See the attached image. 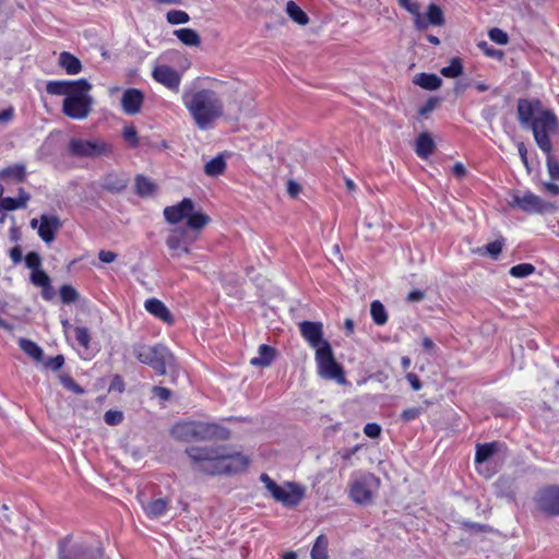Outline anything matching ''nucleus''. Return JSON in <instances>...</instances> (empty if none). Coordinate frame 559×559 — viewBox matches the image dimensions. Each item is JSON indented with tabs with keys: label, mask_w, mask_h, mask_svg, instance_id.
<instances>
[{
	"label": "nucleus",
	"mask_w": 559,
	"mask_h": 559,
	"mask_svg": "<svg viewBox=\"0 0 559 559\" xmlns=\"http://www.w3.org/2000/svg\"><path fill=\"white\" fill-rule=\"evenodd\" d=\"M226 168V162L222 155H218L207 162L204 166V173L207 176L216 177L222 175Z\"/></svg>",
	"instance_id": "nucleus-39"
},
{
	"label": "nucleus",
	"mask_w": 559,
	"mask_h": 559,
	"mask_svg": "<svg viewBox=\"0 0 559 559\" xmlns=\"http://www.w3.org/2000/svg\"><path fill=\"white\" fill-rule=\"evenodd\" d=\"M168 507V500L164 498H158L151 500L143 508L146 515L151 519H157L165 514Z\"/></svg>",
	"instance_id": "nucleus-32"
},
{
	"label": "nucleus",
	"mask_w": 559,
	"mask_h": 559,
	"mask_svg": "<svg viewBox=\"0 0 559 559\" xmlns=\"http://www.w3.org/2000/svg\"><path fill=\"white\" fill-rule=\"evenodd\" d=\"M19 345L21 349L32 357L35 361L41 362L44 359V352L43 349L32 340L28 338H21L19 342Z\"/></svg>",
	"instance_id": "nucleus-35"
},
{
	"label": "nucleus",
	"mask_w": 559,
	"mask_h": 559,
	"mask_svg": "<svg viewBox=\"0 0 559 559\" xmlns=\"http://www.w3.org/2000/svg\"><path fill=\"white\" fill-rule=\"evenodd\" d=\"M122 138L126 141V143L128 144V146L131 148H135L140 144L138 131L134 128V126H132V124L124 127V129L122 131Z\"/></svg>",
	"instance_id": "nucleus-45"
},
{
	"label": "nucleus",
	"mask_w": 559,
	"mask_h": 559,
	"mask_svg": "<svg viewBox=\"0 0 559 559\" xmlns=\"http://www.w3.org/2000/svg\"><path fill=\"white\" fill-rule=\"evenodd\" d=\"M174 34L186 46L198 47L201 44L200 35L192 28L176 29Z\"/></svg>",
	"instance_id": "nucleus-34"
},
{
	"label": "nucleus",
	"mask_w": 559,
	"mask_h": 559,
	"mask_svg": "<svg viewBox=\"0 0 559 559\" xmlns=\"http://www.w3.org/2000/svg\"><path fill=\"white\" fill-rule=\"evenodd\" d=\"M499 449V443L488 442L483 444H477L476 453H475V463L481 464L487 462L491 456H493Z\"/></svg>",
	"instance_id": "nucleus-31"
},
{
	"label": "nucleus",
	"mask_w": 559,
	"mask_h": 559,
	"mask_svg": "<svg viewBox=\"0 0 559 559\" xmlns=\"http://www.w3.org/2000/svg\"><path fill=\"white\" fill-rule=\"evenodd\" d=\"M502 248L503 242L501 240H495L479 248L478 252L480 254H488L491 259L496 260L500 255Z\"/></svg>",
	"instance_id": "nucleus-43"
},
{
	"label": "nucleus",
	"mask_w": 559,
	"mask_h": 559,
	"mask_svg": "<svg viewBox=\"0 0 559 559\" xmlns=\"http://www.w3.org/2000/svg\"><path fill=\"white\" fill-rule=\"evenodd\" d=\"M425 298V293L420 289L411 290L406 297L408 302L421 301Z\"/></svg>",
	"instance_id": "nucleus-64"
},
{
	"label": "nucleus",
	"mask_w": 559,
	"mask_h": 559,
	"mask_svg": "<svg viewBox=\"0 0 559 559\" xmlns=\"http://www.w3.org/2000/svg\"><path fill=\"white\" fill-rule=\"evenodd\" d=\"M132 353L135 358L150 366L158 376L169 374L171 382L176 383L179 373L177 358L164 344L148 346L136 343L132 346Z\"/></svg>",
	"instance_id": "nucleus-4"
},
{
	"label": "nucleus",
	"mask_w": 559,
	"mask_h": 559,
	"mask_svg": "<svg viewBox=\"0 0 559 559\" xmlns=\"http://www.w3.org/2000/svg\"><path fill=\"white\" fill-rule=\"evenodd\" d=\"M316 361L318 373L325 380H335L337 383H345V374L343 367L336 361L332 346L329 342H324L316 350Z\"/></svg>",
	"instance_id": "nucleus-7"
},
{
	"label": "nucleus",
	"mask_w": 559,
	"mask_h": 559,
	"mask_svg": "<svg viewBox=\"0 0 559 559\" xmlns=\"http://www.w3.org/2000/svg\"><path fill=\"white\" fill-rule=\"evenodd\" d=\"M286 12L288 16L299 25H306L309 22L306 12L292 0L286 3Z\"/></svg>",
	"instance_id": "nucleus-38"
},
{
	"label": "nucleus",
	"mask_w": 559,
	"mask_h": 559,
	"mask_svg": "<svg viewBox=\"0 0 559 559\" xmlns=\"http://www.w3.org/2000/svg\"><path fill=\"white\" fill-rule=\"evenodd\" d=\"M370 314L377 325H383L388 322V312L383 304L379 300H373L370 305Z\"/></svg>",
	"instance_id": "nucleus-40"
},
{
	"label": "nucleus",
	"mask_w": 559,
	"mask_h": 559,
	"mask_svg": "<svg viewBox=\"0 0 559 559\" xmlns=\"http://www.w3.org/2000/svg\"><path fill=\"white\" fill-rule=\"evenodd\" d=\"M59 379L61 384L69 391L75 394H83L85 392L84 389L68 373L60 374Z\"/></svg>",
	"instance_id": "nucleus-47"
},
{
	"label": "nucleus",
	"mask_w": 559,
	"mask_h": 559,
	"mask_svg": "<svg viewBox=\"0 0 559 559\" xmlns=\"http://www.w3.org/2000/svg\"><path fill=\"white\" fill-rule=\"evenodd\" d=\"M41 362H44L46 368L58 371L64 365V357L62 355H57L55 357L48 358L46 361L43 360Z\"/></svg>",
	"instance_id": "nucleus-57"
},
{
	"label": "nucleus",
	"mask_w": 559,
	"mask_h": 559,
	"mask_svg": "<svg viewBox=\"0 0 559 559\" xmlns=\"http://www.w3.org/2000/svg\"><path fill=\"white\" fill-rule=\"evenodd\" d=\"M59 64L70 75L78 74L82 71V63L80 59L68 51L60 53Z\"/></svg>",
	"instance_id": "nucleus-28"
},
{
	"label": "nucleus",
	"mask_w": 559,
	"mask_h": 559,
	"mask_svg": "<svg viewBox=\"0 0 559 559\" xmlns=\"http://www.w3.org/2000/svg\"><path fill=\"white\" fill-rule=\"evenodd\" d=\"M127 186L128 179L114 173L105 175L100 183V187L110 193H120Z\"/></svg>",
	"instance_id": "nucleus-21"
},
{
	"label": "nucleus",
	"mask_w": 559,
	"mask_h": 559,
	"mask_svg": "<svg viewBox=\"0 0 559 559\" xmlns=\"http://www.w3.org/2000/svg\"><path fill=\"white\" fill-rule=\"evenodd\" d=\"M59 294L61 301L67 305L74 304L80 297L78 290L72 285L68 284L60 287Z\"/></svg>",
	"instance_id": "nucleus-42"
},
{
	"label": "nucleus",
	"mask_w": 559,
	"mask_h": 559,
	"mask_svg": "<svg viewBox=\"0 0 559 559\" xmlns=\"http://www.w3.org/2000/svg\"><path fill=\"white\" fill-rule=\"evenodd\" d=\"M413 83L426 91H436L441 86L442 80L435 73L421 72L414 76Z\"/></svg>",
	"instance_id": "nucleus-23"
},
{
	"label": "nucleus",
	"mask_w": 559,
	"mask_h": 559,
	"mask_svg": "<svg viewBox=\"0 0 559 559\" xmlns=\"http://www.w3.org/2000/svg\"><path fill=\"white\" fill-rule=\"evenodd\" d=\"M17 209H21V205L17 201V199L12 197H5L0 199V212L2 211H15Z\"/></svg>",
	"instance_id": "nucleus-56"
},
{
	"label": "nucleus",
	"mask_w": 559,
	"mask_h": 559,
	"mask_svg": "<svg viewBox=\"0 0 559 559\" xmlns=\"http://www.w3.org/2000/svg\"><path fill=\"white\" fill-rule=\"evenodd\" d=\"M424 412H425V408L420 407V406L406 408L402 412V414L400 415V418L404 423H409V421L418 418L421 414H424Z\"/></svg>",
	"instance_id": "nucleus-53"
},
{
	"label": "nucleus",
	"mask_w": 559,
	"mask_h": 559,
	"mask_svg": "<svg viewBox=\"0 0 559 559\" xmlns=\"http://www.w3.org/2000/svg\"><path fill=\"white\" fill-rule=\"evenodd\" d=\"M193 471L210 475H235L245 472L250 463L248 456L233 452L226 445H191L186 449Z\"/></svg>",
	"instance_id": "nucleus-1"
},
{
	"label": "nucleus",
	"mask_w": 559,
	"mask_h": 559,
	"mask_svg": "<svg viewBox=\"0 0 559 559\" xmlns=\"http://www.w3.org/2000/svg\"><path fill=\"white\" fill-rule=\"evenodd\" d=\"M462 528L469 533L479 534V533H491L493 530L491 526L487 524H480L476 522L471 521H463L461 522Z\"/></svg>",
	"instance_id": "nucleus-46"
},
{
	"label": "nucleus",
	"mask_w": 559,
	"mask_h": 559,
	"mask_svg": "<svg viewBox=\"0 0 559 559\" xmlns=\"http://www.w3.org/2000/svg\"><path fill=\"white\" fill-rule=\"evenodd\" d=\"M104 547L95 538H80L74 540L67 535L58 542V559H102Z\"/></svg>",
	"instance_id": "nucleus-6"
},
{
	"label": "nucleus",
	"mask_w": 559,
	"mask_h": 559,
	"mask_svg": "<svg viewBox=\"0 0 559 559\" xmlns=\"http://www.w3.org/2000/svg\"><path fill=\"white\" fill-rule=\"evenodd\" d=\"M526 126L544 154L552 153L554 141L559 135V119L539 99L526 100Z\"/></svg>",
	"instance_id": "nucleus-2"
},
{
	"label": "nucleus",
	"mask_w": 559,
	"mask_h": 559,
	"mask_svg": "<svg viewBox=\"0 0 559 559\" xmlns=\"http://www.w3.org/2000/svg\"><path fill=\"white\" fill-rule=\"evenodd\" d=\"M152 394L164 402L170 400L173 396V392L169 389L160 385H154L152 388Z\"/></svg>",
	"instance_id": "nucleus-59"
},
{
	"label": "nucleus",
	"mask_w": 559,
	"mask_h": 559,
	"mask_svg": "<svg viewBox=\"0 0 559 559\" xmlns=\"http://www.w3.org/2000/svg\"><path fill=\"white\" fill-rule=\"evenodd\" d=\"M29 281L37 287L48 286V283L51 282L49 275L43 269L32 272Z\"/></svg>",
	"instance_id": "nucleus-48"
},
{
	"label": "nucleus",
	"mask_w": 559,
	"mask_h": 559,
	"mask_svg": "<svg viewBox=\"0 0 559 559\" xmlns=\"http://www.w3.org/2000/svg\"><path fill=\"white\" fill-rule=\"evenodd\" d=\"M381 426L377 423H368L364 427V432L367 437L376 439L379 438L381 435Z\"/></svg>",
	"instance_id": "nucleus-60"
},
{
	"label": "nucleus",
	"mask_w": 559,
	"mask_h": 559,
	"mask_svg": "<svg viewBox=\"0 0 559 559\" xmlns=\"http://www.w3.org/2000/svg\"><path fill=\"white\" fill-rule=\"evenodd\" d=\"M104 420L109 426L119 425L123 420V413L121 411L109 409L105 413Z\"/></svg>",
	"instance_id": "nucleus-55"
},
{
	"label": "nucleus",
	"mask_w": 559,
	"mask_h": 559,
	"mask_svg": "<svg viewBox=\"0 0 559 559\" xmlns=\"http://www.w3.org/2000/svg\"><path fill=\"white\" fill-rule=\"evenodd\" d=\"M372 475L355 479L349 485V497L357 504H369L372 501L371 481Z\"/></svg>",
	"instance_id": "nucleus-12"
},
{
	"label": "nucleus",
	"mask_w": 559,
	"mask_h": 559,
	"mask_svg": "<svg viewBox=\"0 0 559 559\" xmlns=\"http://www.w3.org/2000/svg\"><path fill=\"white\" fill-rule=\"evenodd\" d=\"M438 104V97H429L428 100L419 108L418 114L423 117H427Z\"/></svg>",
	"instance_id": "nucleus-58"
},
{
	"label": "nucleus",
	"mask_w": 559,
	"mask_h": 559,
	"mask_svg": "<svg viewBox=\"0 0 559 559\" xmlns=\"http://www.w3.org/2000/svg\"><path fill=\"white\" fill-rule=\"evenodd\" d=\"M406 380L408 381V383L411 384V386L414 391H419L423 386L420 379L414 372H408L406 374Z\"/></svg>",
	"instance_id": "nucleus-61"
},
{
	"label": "nucleus",
	"mask_w": 559,
	"mask_h": 559,
	"mask_svg": "<svg viewBox=\"0 0 559 559\" xmlns=\"http://www.w3.org/2000/svg\"><path fill=\"white\" fill-rule=\"evenodd\" d=\"M194 207L195 203L191 199L185 198L175 205L166 206L164 209V217L169 224L175 225L186 219L189 212Z\"/></svg>",
	"instance_id": "nucleus-18"
},
{
	"label": "nucleus",
	"mask_w": 559,
	"mask_h": 559,
	"mask_svg": "<svg viewBox=\"0 0 559 559\" xmlns=\"http://www.w3.org/2000/svg\"><path fill=\"white\" fill-rule=\"evenodd\" d=\"M9 254L14 264H19L23 260L22 249L20 246L11 248Z\"/></svg>",
	"instance_id": "nucleus-62"
},
{
	"label": "nucleus",
	"mask_w": 559,
	"mask_h": 559,
	"mask_svg": "<svg viewBox=\"0 0 559 559\" xmlns=\"http://www.w3.org/2000/svg\"><path fill=\"white\" fill-rule=\"evenodd\" d=\"M425 20L427 23V27L429 25L443 26L445 24L443 11L441 10V8L439 5H437L435 3H430L428 5V10H427Z\"/></svg>",
	"instance_id": "nucleus-36"
},
{
	"label": "nucleus",
	"mask_w": 559,
	"mask_h": 559,
	"mask_svg": "<svg viewBox=\"0 0 559 559\" xmlns=\"http://www.w3.org/2000/svg\"><path fill=\"white\" fill-rule=\"evenodd\" d=\"M441 74L445 78L455 79L463 73V64L460 58L455 57L451 59L448 67L441 69Z\"/></svg>",
	"instance_id": "nucleus-41"
},
{
	"label": "nucleus",
	"mask_w": 559,
	"mask_h": 559,
	"mask_svg": "<svg viewBox=\"0 0 559 559\" xmlns=\"http://www.w3.org/2000/svg\"><path fill=\"white\" fill-rule=\"evenodd\" d=\"M166 20L171 25L185 24L190 21V16L182 10H170L166 14Z\"/></svg>",
	"instance_id": "nucleus-44"
},
{
	"label": "nucleus",
	"mask_w": 559,
	"mask_h": 559,
	"mask_svg": "<svg viewBox=\"0 0 559 559\" xmlns=\"http://www.w3.org/2000/svg\"><path fill=\"white\" fill-rule=\"evenodd\" d=\"M26 179V168L23 164H14L0 170V180H12L21 183Z\"/></svg>",
	"instance_id": "nucleus-25"
},
{
	"label": "nucleus",
	"mask_w": 559,
	"mask_h": 559,
	"mask_svg": "<svg viewBox=\"0 0 559 559\" xmlns=\"http://www.w3.org/2000/svg\"><path fill=\"white\" fill-rule=\"evenodd\" d=\"M399 4L414 15V24L416 29L424 31L427 28L425 17L420 14V5L412 0H397Z\"/></svg>",
	"instance_id": "nucleus-29"
},
{
	"label": "nucleus",
	"mask_w": 559,
	"mask_h": 559,
	"mask_svg": "<svg viewBox=\"0 0 559 559\" xmlns=\"http://www.w3.org/2000/svg\"><path fill=\"white\" fill-rule=\"evenodd\" d=\"M135 193L142 198L152 195L156 190V185L143 175H138L134 179Z\"/></svg>",
	"instance_id": "nucleus-33"
},
{
	"label": "nucleus",
	"mask_w": 559,
	"mask_h": 559,
	"mask_svg": "<svg viewBox=\"0 0 559 559\" xmlns=\"http://www.w3.org/2000/svg\"><path fill=\"white\" fill-rule=\"evenodd\" d=\"M436 150V143L428 132H423L416 139L415 152L420 158H428Z\"/></svg>",
	"instance_id": "nucleus-22"
},
{
	"label": "nucleus",
	"mask_w": 559,
	"mask_h": 559,
	"mask_svg": "<svg viewBox=\"0 0 559 559\" xmlns=\"http://www.w3.org/2000/svg\"><path fill=\"white\" fill-rule=\"evenodd\" d=\"M74 335L78 343L84 348H88L91 342V335L88 329L85 326H76L74 329Z\"/></svg>",
	"instance_id": "nucleus-51"
},
{
	"label": "nucleus",
	"mask_w": 559,
	"mask_h": 559,
	"mask_svg": "<svg viewBox=\"0 0 559 559\" xmlns=\"http://www.w3.org/2000/svg\"><path fill=\"white\" fill-rule=\"evenodd\" d=\"M154 80L167 88L178 92L180 86V74L169 66L162 64L154 68L152 73Z\"/></svg>",
	"instance_id": "nucleus-16"
},
{
	"label": "nucleus",
	"mask_w": 559,
	"mask_h": 559,
	"mask_svg": "<svg viewBox=\"0 0 559 559\" xmlns=\"http://www.w3.org/2000/svg\"><path fill=\"white\" fill-rule=\"evenodd\" d=\"M68 153L76 158H98L112 155V145L99 140L72 138L68 144Z\"/></svg>",
	"instance_id": "nucleus-8"
},
{
	"label": "nucleus",
	"mask_w": 559,
	"mask_h": 559,
	"mask_svg": "<svg viewBox=\"0 0 559 559\" xmlns=\"http://www.w3.org/2000/svg\"><path fill=\"white\" fill-rule=\"evenodd\" d=\"M547 157V168L552 180L559 181V162L554 157L552 153L545 154Z\"/></svg>",
	"instance_id": "nucleus-54"
},
{
	"label": "nucleus",
	"mask_w": 559,
	"mask_h": 559,
	"mask_svg": "<svg viewBox=\"0 0 559 559\" xmlns=\"http://www.w3.org/2000/svg\"><path fill=\"white\" fill-rule=\"evenodd\" d=\"M183 103L197 126L203 130L223 115V104L212 90L204 88L194 93H186Z\"/></svg>",
	"instance_id": "nucleus-3"
},
{
	"label": "nucleus",
	"mask_w": 559,
	"mask_h": 559,
	"mask_svg": "<svg viewBox=\"0 0 559 559\" xmlns=\"http://www.w3.org/2000/svg\"><path fill=\"white\" fill-rule=\"evenodd\" d=\"M92 84L86 79L76 81H49L46 92L50 95L64 96L63 100L82 99L92 97L88 93Z\"/></svg>",
	"instance_id": "nucleus-9"
},
{
	"label": "nucleus",
	"mask_w": 559,
	"mask_h": 559,
	"mask_svg": "<svg viewBox=\"0 0 559 559\" xmlns=\"http://www.w3.org/2000/svg\"><path fill=\"white\" fill-rule=\"evenodd\" d=\"M488 37L490 38L491 41L498 45H507L509 41L508 34L498 27L490 28L488 32Z\"/></svg>",
	"instance_id": "nucleus-50"
},
{
	"label": "nucleus",
	"mask_w": 559,
	"mask_h": 559,
	"mask_svg": "<svg viewBox=\"0 0 559 559\" xmlns=\"http://www.w3.org/2000/svg\"><path fill=\"white\" fill-rule=\"evenodd\" d=\"M301 336L316 349L328 342L323 338V324L319 321H302L299 324Z\"/></svg>",
	"instance_id": "nucleus-15"
},
{
	"label": "nucleus",
	"mask_w": 559,
	"mask_h": 559,
	"mask_svg": "<svg viewBox=\"0 0 559 559\" xmlns=\"http://www.w3.org/2000/svg\"><path fill=\"white\" fill-rule=\"evenodd\" d=\"M288 486L292 488L290 491L276 485L270 493L275 501L281 502L285 507L294 508L301 501L304 491L293 483H288Z\"/></svg>",
	"instance_id": "nucleus-14"
},
{
	"label": "nucleus",
	"mask_w": 559,
	"mask_h": 559,
	"mask_svg": "<svg viewBox=\"0 0 559 559\" xmlns=\"http://www.w3.org/2000/svg\"><path fill=\"white\" fill-rule=\"evenodd\" d=\"M24 261H25V266L27 269L32 270V272H35V271L41 269V258L36 251L28 252L25 255Z\"/></svg>",
	"instance_id": "nucleus-49"
},
{
	"label": "nucleus",
	"mask_w": 559,
	"mask_h": 559,
	"mask_svg": "<svg viewBox=\"0 0 559 559\" xmlns=\"http://www.w3.org/2000/svg\"><path fill=\"white\" fill-rule=\"evenodd\" d=\"M328 547V537L324 534L319 535L310 552L311 559H329Z\"/></svg>",
	"instance_id": "nucleus-37"
},
{
	"label": "nucleus",
	"mask_w": 559,
	"mask_h": 559,
	"mask_svg": "<svg viewBox=\"0 0 559 559\" xmlns=\"http://www.w3.org/2000/svg\"><path fill=\"white\" fill-rule=\"evenodd\" d=\"M197 234H192L187 227H176L170 230L166 246L171 258H179L190 253V246L195 241Z\"/></svg>",
	"instance_id": "nucleus-10"
},
{
	"label": "nucleus",
	"mask_w": 559,
	"mask_h": 559,
	"mask_svg": "<svg viewBox=\"0 0 559 559\" xmlns=\"http://www.w3.org/2000/svg\"><path fill=\"white\" fill-rule=\"evenodd\" d=\"M171 435L181 441H210L228 440L229 429L213 423L185 421L178 423L171 428Z\"/></svg>",
	"instance_id": "nucleus-5"
},
{
	"label": "nucleus",
	"mask_w": 559,
	"mask_h": 559,
	"mask_svg": "<svg viewBox=\"0 0 559 559\" xmlns=\"http://www.w3.org/2000/svg\"><path fill=\"white\" fill-rule=\"evenodd\" d=\"M496 493L498 497L507 498L509 501L515 499V481L510 477H500L496 483Z\"/></svg>",
	"instance_id": "nucleus-30"
},
{
	"label": "nucleus",
	"mask_w": 559,
	"mask_h": 559,
	"mask_svg": "<svg viewBox=\"0 0 559 559\" xmlns=\"http://www.w3.org/2000/svg\"><path fill=\"white\" fill-rule=\"evenodd\" d=\"M144 94L138 88H128L121 98V106L126 114L135 115L140 112L143 105Z\"/></svg>",
	"instance_id": "nucleus-19"
},
{
	"label": "nucleus",
	"mask_w": 559,
	"mask_h": 559,
	"mask_svg": "<svg viewBox=\"0 0 559 559\" xmlns=\"http://www.w3.org/2000/svg\"><path fill=\"white\" fill-rule=\"evenodd\" d=\"M93 105V97L62 102V112L71 119H85Z\"/></svg>",
	"instance_id": "nucleus-13"
},
{
	"label": "nucleus",
	"mask_w": 559,
	"mask_h": 559,
	"mask_svg": "<svg viewBox=\"0 0 559 559\" xmlns=\"http://www.w3.org/2000/svg\"><path fill=\"white\" fill-rule=\"evenodd\" d=\"M145 310L165 323L173 324L174 317L168 308L156 298H150L144 304Z\"/></svg>",
	"instance_id": "nucleus-20"
},
{
	"label": "nucleus",
	"mask_w": 559,
	"mask_h": 559,
	"mask_svg": "<svg viewBox=\"0 0 559 559\" xmlns=\"http://www.w3.org/2000/svg\"><path fill=\"white\" fill-rule=\"evenodd\" d=\"M555 210L552 203L546 202L539 197L526 192V212L548 213Z\"/></svg>",
	"instance_id": "nucleus-26"
},
{
	"label": "nucleus",
	"mask_w": 559,
	"mask_h": 559,
	"mask_svg": "<svg viewBox=\"0 0 559 559\" xmlns=\"http://www.w3.org/2000/svg\"><path fill=\"white\" fill-rule=\"evenodd\" d=\"M259 355L251 358L250 364L254 367H267L275 358L276 350L274 347L262 344L259 346Z\"/></svg>",
	"instance_id": "nucleus-27"
},
{
	"label": "nucleus",
	"mask_w": 559,
	"mask_h": 559,
	"mask_svg": "<svg viewBox=\"0 0 559 559\" xmlns=\"http://www.w3.org/2000/svg\"><path fill=\"white\" fill-rule=\"evenodd\" d=\"M477 46L486 56L496 58L498 60H501L504 55L502 50L491 47L485 40L479 41Z\"/></svg>",
	"instance_id": "nucleus-52"
},
{
	"label": "nucleus",
	"mask_w": 559,
	"mask_h": 559,
	"mask_svg": "<svg viewBox=\"0 0 559 559\" xmlns=\"http://www.w3.org/2000/svg\"><path fill=\"white\" fill-rule=\"evenodd\" d=\"M537 507L549 516H559V486L542 489L537 497Z\"/></svg>",
	"instance_id": "nucleus-11"
},
{
	"label": "nucleus",
	"mask_w": 559,
	"mask_h": 559,
	"mask_svg": "<svg viewBox=\"0 0 559 559\" xmlns=\"http://www.w3.org/2000/svg\"><path fill=\"white\" fill-rule=\"evenodd\" d=\"M62 227V222L57 215L41 214L39 218L38 236L46 243L55 240L56 234Z\"/></svg>",
	"instance_id": "nucleus-17"
},
{
	"label": "nucleus",
	"mask_w": 559,
	"mask_h": 559,
	"mask_svg": "<svg viewBox=\"0 0 559 559\" xmlns=\"http://www.w3.org/2000/svg\"><path fill=\"white\" fill-rule=\"evenodd\" d=\"M187 225L185 227L188 228L192 234H197L201 230L206 224L210 223L211 218L209 215L202 213L201 211H195L194 209L189 212L187 216Z\"/></svg>",
	"instance_id": "nucleus-24"
},
{
	"label": "nucleus",
	"mask_w": 559,
	"mask_h": 559,
	"mask_svg": "<svg viewBox=\"0 0 559 559\" xmlns=\"http://www.w3.org/2000/svg\"><path fill=\"white\" fill-rule=\"evenodd\" d=\"M117 254L112 251L100 250L98 253V259L104 263H111L116 260Z\"/></svg>",
	"instance_id": "nucleus-63"
}]
</instances>
